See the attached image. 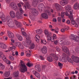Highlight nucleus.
I'll list each match as a JSON object with an SVG mask.
<instances>
[{
    "mask_svg": "<svg viewBox=\"0 0 79 79\" xmlns=\"http://www.w3.org/2000/svg\"><path fill=\"white\" fill-rule=\"evenodd\" d=\"M58 42L62 46V49L63 52L66 53L68 55H69V52L68 48L64 46V45H69V42L67 40L65 39V36H63L61 38L58 39Z\"/></svg>",
    "mask_w": 79,
    "mask_h": 79,
    "instance_id": "f257e3e1",
    "label": "nucleus"
},
{
    "mask_svg": "<svg viewBox=\"0 0 79 79\" xmlns=\"http://www.w3.org/2000/svg\"><path fill=\"white\" fill-rule=\"evenodd\" d=\"M0 18L2 20V21H3V22L4 23H5V22L6 21V20H7V21L9 22L8 26L9 27H14V25L12 24L10 22H9L10 20H11V19L10 18V16L8 15L5 18V15H4V14H3V13L1 12L0 13Z\"/></svg>",
    "mask_w": 79,
    "mask_h": 79,
    "instance_id": "f03ea898",
    "label": "nucleus"
},
{
    "mask_svg": "<svg viewBox=\"0 0 79 79\" xmlns=\"http://www.w3.org/2000/svg\"><path fill=\"white\" fill-rule=\"evenodd\" d=\"M64 8L66 12L65 13L66 16H69V17L70 18L69 16L71 17V16H73V10L71 8V6L69 5H67L64 7Z\"/></svg>",
    "mask_w": 79,
    "mask_h": 79,
    "instance_id": "7ed1b4c3",
    "label": "nucleus"
},
{
    "mask_svg": "<svg viewBox=\"0 0 79 79\" xmlns=\"http://www.w3.org/2000/svg\"><path fill=\"white\" fill-rule=\"evenodd\" d=\"M31 11L32 14H29V18L32 21L35 20L34 15H38V11L36 10V9L35 8H32L31 9Z\"/></svg>",
    "mask_w": 79,
    "mask_h": 79,
    "instance_id": "20e7f679",
    "label": "nucleus"
},
{
    "mask_svg": "<svg viewBox=\"0 0 79 79\" xmlns=\"http://www.w3.org/2000/svg\"><path fill=\"white\" fill-rule=\"evenodd\" d=\"M69 17L71 21L72 24H73V25H74V24H75V27H78V25H79V18H77V21H76L77 22V23H75L76 22H75V21L73 20L74 19L73 18V16L72 15L71 17H70V16H69Z\"/></svg>",
    "mask_w": 79,
    "mask_h": 79,
    "instance_id": "39448f33",
    "label": "nucleus"
},
{
    "mask_svg": "<svg viewBox=\"0 0 79 79\" xmlns=\"http://www.w3.org/2000/svg\"><path fill=\"white\" fill-rule=\"evenodd\" d=\"M51 56H53L56 61H58V57L56 56V55H55L54 53H52L50 55V56L48 57L47 58V60L49 61H50V62L53 61V58Z\"/></svg>",
    "mask_w": 79,
    "mask_h": 79,
    "instance_id": "423d86ee",
    "label": "nucleus"
},
{
    "mask_svg": "<svg viewBox=\"0 0 79 79\" xmlns=\"http://www.w3.org/2000/svg\"><path fill=\"white\" fill-rule=\"evenodd\" d=\"M67 57V59L69 63H73V62L72 60V59L69 57L65 53H63L62 54V60L63 61H65V59H66V58Z\"/></svg>",
    "mask_w": 79,
    "mask_h": 79,
    "instance_id": "0eeeda50",
    "label": "nucleus"
},
{
    "mask_svg": "<svg viewBox=\"0 0 79 79\" xmlns=\"http://www.w3.org/2000/svg\"><path fill=\"white\" fill-rule=\"evenodd\" d=\"M38 8L39 10H45V9H48L49 7L48 6H46L45 7L44 4L41 3L38 5Z\"/></svg>",
    "mask_w": 79,
    "mask_h": 79,
    "instance_id": "6e6552de",
    "label": "nucleus"
},
{
    "mask_svg": "<svg viewBox=\"0 0 79 79\" xmlns=\"http://www.w3.org/2000/svg\"><path fill=\"white\" fill-rule=\"evenodd\" d=\"M21 69L20 70V71L21 73H25V71H27V69L25 64H21Z\"/></svg>",
    "mask_w": 79,
    "mask_h": 79,
    "instance_id": "1a4fd4ad",
    "label": "nucleus"
},
{
    "mask_svg": "<svg viewBox=\"0 0 79 79\" xmlns=\"http://www.w3.org/2000/svg\"><path fill=\"white\" fill-rule=\"evenodd\" d=\"M43 1H44V0H34L33 1L32 5L34 7H36L37 6L38 3L40 2H42Z\"/></svg>",
    "mask_w": 79,
    "mask_h": 79,
    "instance_id": "9d476101",
    "label": "nucleus"
},
{
    "mask_svg": "<svg viewBox=\"0 0 79 79\" xmlns=\"http://www.w3.org/2000/svg\"><path fill=\"white\" fill-rule=\"evenodd\" d=\"M53 6H55L56 9L57 11L61 10L62 9V6L58 3H54L53 4Z\"/></svg>",
    "mask_w": 79,
    "mask_h": 79,
    "instance_id": "9b49d317",
    "label": "nucleus"
},
{
    "mask_svg": "<svg viewBox=\"0 0 79 79\" xmlns=\"http://www.w3.org/2000/svg\"><path fill=\"white\" fill-rule=\"evenodd\" d=\"M2 59L3 61H4V62H6L7 64H11V61L8 59H6V57L5 55H3Z\"/></svg>",
    "mask_w": 79,
    "mask_h": 79,
    "instance_id": "f8f14e48",
    "label": "nucleus"
},
{
    "mask_svg": "<svg viewBox=\"0 0 79 79\" xmlns=\"http://www.w3.org/2000/svg\"><path fill=\"white\" fill-rule=\"evenodd\" d=\"M72 58L74 62H75V63H79V57L73 55L72 56Z\"/></svg>",
    "mask_w": 79,
    "mask_h": 79,
    "instance_id": "ddd939ff",
    "label": "nucleus"
},
{
    "mask_svg": "<svg viewBox=\"0 0 79 79\" xmlns=\"http://www.w3.org/2000/svg\"><path fill=\"white\" fill-rule=\"evenodd\" d=\"M44 34L47 37H50V36H52V33L49 32L48 31V30L46 29L44 31Z\"/></svg>",
    "mask_w": 79,
    "mask_h": 79,
    "instance_id": "4468645a",
    "label": "nucleus"
},
{
    "mask_svg": "<svg viewBox=\"0 0 79 79\" xmlns=\"http://www.w3.org/2000/svg\"><path fill=\"white\" fill-rule=\"evenodd\" d=\"M26 39H27L26 43L28 45H31V40H30V35H27L26 37Z\"/></svg>",
    "mask_w": 79,
    "mask_h": 79,
    "instance_id": "2eb2a0df",
    "label": "nucleus"
},
{
    "mask_svg": "<svg viewBox=\"0 0 79 79\" xmlns=\"http://www.w3.org/2000/svg\"><path fill=\"white\" fill-rule=\"evenodd\" d=\"M10 6L14 9H18L16 4L15 2H12L10 4Z\"/></svg>",
    "mask_w": 79,
    "mask_h": 79,
    "instance_id": "dca6fc26",
    "label": "nucleus"
},
{
    "mask_svg": "<svg viewBox=\"0 0 79 79\" xmlns=\"http://www.w3.org/2000/svg\"><path fill=\"white\" fill-rule=\"evenodd\" d=\"M68 3V0H63L60 2V5L62 6H64Z\"/></svg>",
    "mask_w": 79,
    "mask_h": 79,
    "instance_id": "f3484780",
    "label": "nucleus"
},
{
    "mask_svg": "<svg viewBox=\"0 0 79 79\" xmlns=\"http://www.w3.org/2000/svg\"><path fill=\"white\" fill-rule=\"evenodd\" d=\"M15 45L16 46L18 47L21 49H23V46L22 45L21 43L19 42H16L15 43Z\"/></svg>",
    "mask_w": 79,
    "mask_h": 79,
    "instance_id": "a211bd4d",
    "label": "nucleus"
},
{
    "mask_svg": "<svg viewBox=\"0 0 79 79\" xmlns=\"http://www.w3.org/2000/svg\"><path fill=\"white\" fill-rule=\"evenodd\" d=\"M73 8L75 10H79V3L78 2H76L73 5Z\"/></svg>",
    "mask_w": 79,
    "mask_h": 79,
    "instance_id": "6ab92c4d",
    "label": "nucleus"
},
{
    "mask_svg": "<svg viewBox=\"0 0 79 79\" xmlns=\"http://www.w3.org/2000/svg\"><path fill=\"white\" fill-rule=\"evenodd\" d=\"M41 51L43 53L45 54L47 53V48L46 46H44L43 48L41 49Z\"/></svg>",
    "mask_w": 79,
    "mask_h": 79,
    "instance_id": "aec40b11",
    "label": "nucleus"
},
{
    "mask_svg": "<svg viewBox=\"0 0 79 79\" xmlns=\"http://www.w3.org/2000/svg\"><path fill=\"white\" fill-rule=\"evenodd\" d=\"M0 47L3 49H5L7 48V46L6 44L3 43H0Z\"/></svg>",
    "mask_w": 79,
    "mask_h": 79,
    "instance_id": "412c9836",
    "label": "nucleus"
},
{
    "mask_svg": "<svg viewBox=\"0 0 79 79\" xmlns=\"http://www.w3.org/2000/svg\"><path fill=\"white\" fill-rule=\"evenodd\" d=\"M10 15L11 18H15V12L13 11H10Z\"/></svg>",
    "mask_w": 79,
    "mask_h": 79,
    "instance_id": "4be33fe9",
    "label": "nucleus"
},
{
    "mask_svg": "<svg viewBox=\"0 0 79 79\" xmlns=\"http://www.w3.org/2000/svg\"><path fill=\"white\" fill-rule=\"evenodd\" d=\"M30 7H31V6L30 5V4H29V3L27 2H26L25 3V5L23 6L24 8H25V9H26L27 8L28 9H29Z\"/></svg>",
    "mask_w": 79,
    "mask_h": 79,
    "instance_id": "5701e85b",
    "label": "nucleus"
},
{
    "mask_svg": "<svg viewBox=\"0 0 79 79\" xmlns=\"http://www.w3.org/2000/svg\"><path fill=\"white\" fill-rule=\"evenodd\" d=\"M52 36H49V37H48L47 39L48 41H51V42H54L55 39L53 37H51Z\"/></svg>",
    "mask_w": 79,
    "mask_h": 79,
    "instance_id": "b1692460",
    "label": "nucleus"
},
{
    "mask_svg": "<svg viewBox=\"0 0 79 79\" xmlns=\"http://www.w3.org/2000/svg\"><path fill=\"white\" fill-rule=\"evenodd\" d=\"M41 16L43 18H44V19H46L48 18V16L47 14L46 13H44L42 14H41Z\"/></svg>",
    "mask_w": 79,
    "mask_h": 79,
    "instance_id": "393cba45",
    "label": "nucleus"
},
{
    "mask_svg": "<svg viewBox=\"0 0 79 79\" xmlns=\"http://www.w3.org/2000/svg\"><path fill=\"white\" fill-rule=\"evenodd\" d=\"M15 23L16 26L18 27H21L22 26L21 25V23L16 21V20L15 21Z\"/></svg>",
    "mask_w": 79,
    "mask_h": 79,
    "instance_id": "a878e982",
    "label": "nucleus"
},
{
    "mask_svg": "<svg viewBox=\"0 0 79 79\" xmlns=\"http://www.w3.org/2000/svg\"><path fill=\"white\" fill-rule=\"evenodd\" d=\"M7 33L8 36L10 38H13V37H14V35H13V33L9 31H7Z\"/></svg>",
    "mask_w": 79,
    "mask_h": 79,
    "instance_id": "bb28decb",
    "label": "nucleus"
},
{
    "mask_svg": "<svg viewBox=\"0 0 79 79\" xmlns=\"http://www.w3.org/2000/svg\"><path fill=\"white\" fill-rule=\"evenodd\" d=\"M4 76L5 77H8L10 76V72H6L4 74Z\"/></svg>",
    "mask_w": 79,
    "mask_h": 79,
    "instance_id": "cd10ccee",
    "label": "nucleus"
},
{
    "mask_svg": "<svg viewBox=\"0 0 79 79\" xmlns=\"http://www.w3.org/2000/svg\"><path fill=\"white\" fill-rule=\"evenodd\" d=\"M35 69L37 71L40 72V65H37L35 66Z\"/></svg>",
    "mask_w": 79,
    "mask_h": 79,
    "instance_id": "c85d7f7f",
    "label": "nucleus"
},
{
    "mask_svg": "<svg viewBox=\"0 0 79 79\" xmlns=\"http://www.w3.org/2000/svg\"><path fill=\"white\" fill-rule=\"evenodd\" d=\"M35 39L37 42H39V40L40 39V36L38 35H36Z\"/></svg>",
    "mask_w": 79,
    "mask_h": 79,
    "instance_id": "c756f323",
    "label": "nucleus"
},
{
    "mask_svg": "<svg viewBox=\"0 0 79 79\" xmlns=\"http://www.w3.org/2000/svg\"><path fill=\"white\" fill-rule=\"evenodd\" d=\"M36 32L38 34H41L42 32V30L38 29L36 30Z\"/></svg>",
    "mask_w": 79,
    "mask_h": 79,
    "instance_id": "7c9ffc66",
    "label": "nucleus"
},
{
    "mask_svg": "<svg viewBox=\"0 0 79 79\" xmlns=\"http://www.w3.org/2000/svg\"><path fill=\"white\" fill-rule=\"evenodd\" d=\"M17 37L20 41H22L23 40V37L21 36H19L18 34H17Z\"/></svg>",
    "mask_w": 79,
    "mask_h": 79,
    "instance_id": "2f4dec72",
    "label": "nucleus"
},
{
    "mask_svg": "<svg viewBox=\"0 0 79 79\" xmlns=\"http://www.w3.org/2000/svg\"><path fill=\"white\" fill-rule=\"evenodd\" d=\"M19 71H16L14 73V75L15 77H18L19 76Z\"/></svg>",
    "mask_w": 79,
    "mask_h": 79,
    "instance_id": "473e14b6",
    "label": "nucleus"
},
{
    "mask_svg": "<svg viewBox=\"0 0 79 79\" xmlns=\"http://www.w3.org/2000/svg\"><path fill=\"white\" fill-rule=\"evenodd\" d=\"M31 52H32V51H28V53H27L26 55V56L28 57L30 56L31 55Z\"/></svg>",
    "mask_w": 79,
    "mask_h": 79,
    "instance_id": "72a5a7b5",
    "label": "nucleus"
},
{
    "mask_svg": "<svg viewBox=\"0 0 79 79\" xmlns=\"http://www.w3.org/2000/svg\"><path fill=\"white\" fill-rule=\"evenodd\" d=\"M73 40H74L76 42H78L79 40V37L76 35H75V37Z\"/></svg>",
    "mask_w": 79,
    "mask_h": 79,
    "instance_id": "f704fd0d",
    "label": "nucleus"
},
{
    "mask_svg": "<svg viewBox=\"0 0 79 79\" xmlns=\"http://www.w3.org/2000/svg\"><path fill=\"white\" fill-rule=\"evenodd\" d=\"M5 65L3 64H2L0 67V69H1V70H4V69H5Z\"/></svg>",
    "mask_w": 79,
    "mask_h": 79,
    "instance_id": "c9c22d12",
    "label": "nucleus"
},
{
    "mask_svg": "<svg viewBox=\"0 0 79 79\" xmlns=\"http://www.w3.org/2000/svg\"><path fill=\"white\" fill-rule=\"evenodd\" d=\"M75 37V35L73 34H72L69 36V38L70 39H74Z\"/></svg>",
    "mask_w": 79,
    "mask_h": 79,
    "instance_id": "e433bc0d",
    "label": "nucleus"
},
{
    "mask_svg": "<svg viewBox=\"0 0 79 79\" xmlns=\"http://www.w3.org/2000/svg\"><path fill=\"white\" fill-rule=\"evenodd\" d=\"M16 15L17 18H18L19 19H21V18H23V16L21 15H18V12L16 13Z\"/></svg>",
    "mask_w": 79,
    "mask_h": 79,
    "instance_id": "4c0bfd02",
    "label": "nucleus"
},
{
    "mask_svg": "<svg viewBox=\"0 0 79 79\" xmlns=\"http://www.w3.org/2000/svg\"><path fill=\"white\" fill-rule=\"evenodd\" d=\"M35 47V45H34V44L33 43H32L30 45V48L31 49H33V48H34Z\"/></svg>",
    "mask_w": 79,
    "mask_h": 79,
    "instance_id": "58836bf2",
    "label": "nucleus"
},
{
    "mask_svg": "<svg viewBox=\"0 0 79 79\" xmlns=\"http://www.w3.org/2000/svg\"><path fill=\"white\" fill-rule=\"evenodd\" d=\"M9 59L11 61H13V60H14V57L11 56H9Z\"/></svg>",
    "mask_w": 79,
    "mask_h": 79,
    "instance_id": "ea45409f",
    "label": "nucleus"
},
{
    "mask_svg": "<svg viewBox=\"0 0 79 79\" xmlns=\"http://www.w3.org/2000/svg\"><path fill=\"white\" fill-rule=\"evenodd\" d=\"M75 52L77 53H79V47L77 46L75 48Z\"/></svg>",
    "mask_w": 79,
    "mask_h": 79,
    "instance_id": "a19ab883",
    "label": "nucleus"
},
{
    "mask_svg": "<svg viewBox=\"0 0 79 79\" xmlns=\"http://www.w3.org/2000/svg\"><path fill=\"white\" fill-rule=\"evenodd\" d=\"M12 50V48L11 47H9L8 48V50L5 51V52H6V53H7V52H10L11 50Z\"/></svg>",
    "mask_w": 79,
    "mask_h": 79,
    "instance_id": "79ce46f5",
    "label": "nucleus"
},
{
    "mask_svg": "<svg viewBox=\"0 0 79 79\" xmlns=\"http://www.w3.org/2000/svg\"><path fill=\"white\" fill-rule=\"evenodd\" d=\"M41 44H44L45 45V44H47V41H46V40H41Z\"/></svg>",
    "mask_w": 79,
    "mask_h": 79,
    "instance_id": "37998d69",
    "label": "nucleus"
},
{
    "mask_svg": "<svg viewBox=\"0 0 79 79\" xmlns=\"http://www.w3.org/2000/svg\"><path fill=\"white\" fill-rule=\"evenodd\" d=\"M59 31V29L58 28H56L54 30V32L56 34H58V32Z\"/></svg>",
    "mask_w": 79,
    "mask_h": 79,
    "instance_id": "c03bdc74",
    "label": "nucleus"
},
{
    "mask_svg": "<svg viewBox=\"0 0 79 79\" xmlns=\"http://www.w3.org/2000/svg\"><path fill=\"white\" fill-rule=\"evenodd\" d=\"M64 14H65V13L64 12H62L61 13V17L62 18H64Z\"/></svg>",
    "mask_w": 79,
    "mask_h": 79,
    "instance_id": "a18cd8bd",
    "label": "nucleus"
},
{
    "mask_svg": "<svg viewBox=\"0 0 79 79\" xmlns=\"http://www.w3.org/2000/svg\"><path fill=\"white\" fill-rule=\"evenodd\" d=\"M19 11L20 13L21 14H23V13H24V11H23V9H22V8H19Z\"/></svg>",
    "mask_w": 79,
    "mask_h": 79,
    "instance_id": "49530a36",
    "label": "nucleus"
},
{
    "mask_svg": "<svg viewBox=\"0 0 79 79\" xmlns=\"http://www.w3.org/2000/svg\"><path fill=\"white\" fill-rule=\"evenodd\" d=\"M35 76L37 77H38V78L40 77V74L39 73H38V72H37L36 73Z\"/></svg>",
    "mask_w": 79,
    "mask_h": 79,
    "instance_id": "de8ad7c7",
    "label": "nucleus"
},
{
    "mask_svg": "<svg viewBox=\"0 0 79 79\" xmlns=\"http://www.w3.org/2000/svg\"><path fill=\"white\" fill-rule=\"evenodd\" d=\"M26 65H27L28 67H31V66H32V64H31L29 62H28L26 64Z\"/></svg>",
    "mask_w": 79,
    "mask_h": 79,
    "instance_id": "09e8293b",
    "label": "nucleus"
},
{
    "mask_svg": "<svg viewBox=\"0 0 79 79\" xmlns=\"http://www.w3.org/2000/svg\"><path fill=\"white\" fill-rule=\"evenodd\" d=\"M64 29L65 31H68V30L69 29V27L68 26H64Z\"/></svg>",
    "mask_w": 79,
    "mask_h": 79,
    "instance_id": "8fccbe9b",
    "label": "nucleus"
},
{
    "mask_svg": "<svg viewBox=\"0 0 79 79\" xmlns=\"http://www.w3.org/2000/svg\"><path fill=\"white\" fill-rule=\"evenodd\" d=\"M59 66L61 68H62V66H63V64L61 63L60 62H59L58 63Z\"/></svg>",
    "mask_w": 79,
    "mask_h": 79,
    "instance_id": "3c124183",
    "label": "nucleus"
},
{
    "mask_svg": "<svg viewBox=\"0 0 79 79\" xmlns=\"http://www.w3.org/2000/svg\"><path fill=\"white\" fill-rule=\"evenodd\" d=\"M45 13H48V15H51V14H50V13L49 12V10H46L45 11Z\"/></svg>",
    "mask_w": 79,
    "mask_h": 79,
    "instance_id": "603ef678",
    "label": "nucleus"
},
{
    "mask_svg": "<svg viewBox=\"0 0 79 79\" xmlns=\"http://www.w3.org/2000/svg\"><path fill=\"white\" fill-rule=\"evenodd\" d=\"M22 34L23 35V36H26V33L25 32H22Z\"/></svg>",
    "mask_w": 79,
    "mask_h": 79,
    "instance_id": "864d4df0",
    "label": "nucleus"
},
{
    "mask_svg": "<svg viewBox=\"0 0 79 79\" xmlns=\"http://www.w3.org/2000/svg\"><path fill=\"white\" fill-rule=\"evenodd\" d=\"M57 20L59 22H60V21H61V18L60 17H58L57 18Z\"/></svg>",
    "mask_w": 79,
    "mask_h": 79,
    "instance_id": "5fc2aeb1",
    "label": "nucleus"
},
{
    "mask_svg": "<svg viewBox=\"0 0 79 79\" xmlns=\"http://www.w3.org/2000/svg\"><path fill=\"white\" fill-rule=\"evenodd\" d=\"M41 60H44V58L42 56H39Z\"/></svg>",
    "mask_w": 79,
    "mask_h": 79,
    "instance_id": "6e6d98bb",
    "label": "nucleus"
},
{
    "mask_svg": "<svg viewBox=\"0 0 79 79\" xmlns=\"http://www.w3.org/2000/svg\"><path fill=\"white\" fill-rule=\"evenodd\" d=\"M17 5L19 8H21V4L20 3H17Z\"/></svg>",
    "mask_w": 79,
    "mask_h": 79,
    "instance_id": "4d7b16f0",
    "label": "nucleus"
},
{
    "mask_svg": "<svg viewBox=\"0 0 79 79\" xmlns=\"http://www.w3.org/2000/svg\"><path fill=\"white\" fill-rule=\"evenodd\" d=\"M56 50H57V51H58V52H60V48H59L58 47H56Z\"/></svg>",
    "mask_w": 79,
    "mask_h": 79,
    "instance_id": "13d9d810",
    "label": "nucleus"
},
{
    "mask_svg": "<svg viewBox=\"0 0 79 79\" xmlns=\"http://www.w3.org/2000/svg\"><path fill=\"white\" fill-rule=\"evenodd\" d=\"M13 67H11L9 69V71H10V72L12 71V70H13Z\"/></svg>",
    "mask_w": 79,
    "mask_h": 79,
    "instance_id": "bf43d9fd",
    "label": "nucleus"
},
{
    "mask_svg": "<svg viewBox=\"0 0 79 79\" xmlns=\"http://www.w3.org/2000/svg\"><path fill=\"white\" fill-rule=\"evenodd\" d=\"M20 29H21V31L22 32H24V31H25L24 28L23 27H21L20 28Z\"/></svg>",
    "mask_w": 79,
    "mask_h": 79,
    "instance_id": "052dcab7",
    "label": "nucleus"
},
{
    "mask_svg": "<svg viewBox=\"0 0 79 79\" xmlns=\"http://www.w3.org/2000/svg\"><path fill=\"white\" fill-rule=\"evenodd\" d=\"M20 63L21 64H25V63H24V61L22 60H20Z\"/></svg>",
    "mask_w": 79,
    "mask_h": 79,
    "instance_id": "680f3d73",
    "label": "nucleus"
},
{
    "mask_svg": "<svg viewBox=\"0 0 79 79\" xmlns=\"http://www.w3.org/2000/svg\"><path fill=\"white\" fill-rule=\"evenodd\" d=\"M66 23L68 24H69L70 23H71L70 20H67Z\"/></svg>",
    "mask_w": 79,
    "mask_h": 79,
    "instance_id": "e2e57ef3",
    "label": "nucleus"
},
{
    "mask_svg": "<svg viewBox=\"0 0 79 79\" xmlns=\"http://www.w3.org/2000/svg\"><path fill=\"white\" fill-rule=\"evenodd\" d=\"M45 65H43L42 66V69L43 71H44V69H45Z\"/></svg>",
    "mask_w": 79,
    "mask_h": 79,
    "instance_id": "0e129e2a",
    "label": "nucleus"
},
{
    "mask_svg": "<svg viewBox=\"0 0 79 79\" xmlns=\"http://www.w3.org/2000/svg\"><path fill=\"white\" fill-rule=\"evenodd\" d=\"M61 31L62 32H65V30L64 29H62L61 30Z\"/></svg>",
    "mask_w": 79,
    "mask_h": 79,
    "instance_id": "69168bd1",
    "label": "nucleus"
},
{
    "mask_svg": "<svg viewBox=\"0 0 79 79\" xmlns=\"http://www.w3.org/2000/svg\"><path fill=\"white\" fill-rule=\"evenodd\" d=\"M37 72L35 71H33V73L34 74V75H35V74H36V73H37Z\"/></svg>",
    "mask_w": 79,
    "mask_h": 79,
    "instance_id": "338daca9",
    "label": "nucleus"
},
{
    "mask_svg": "<svg viewBox=\"0 0 79 79\" xmlns=\"http://www.w3.org/2000/svg\"><path fill=\"white\" fill-rule=\"evenodd\" d=\"M5 1L7 3H10V0H5Z\"/></svg>",
    "mask_w": 79,
    "mask_h": 79,
    "instance_id": "774afa93",
    "label": "nucleus"
}]
</instances>
